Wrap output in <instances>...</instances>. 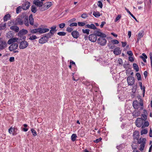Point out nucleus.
Masks as SVG:
<instances>
[{
    "label": "nucleus",
    "instance_id": "obj_1",
    "mask_svg": "<svg viewBox=\"0 0 152 152\" xmlns=\"http://www.w3.org/2000/svg\"><path fill=\"white\" fill-rule=\"evenodd\" d=\"M49 29L48 28H37L31 30L30 32L31 34H34L39 32L40 34H42L49 31Z\"/></svg>",
    "mask_w": 152,
    "mask_h": 152
},
{
    "label": "nucleus",
    "instance_id": "obj_2",
    "mask_svg": "<svg viewBox=\"0 0 152 152\" xmlns=\"http://www.w3.org/2000/svg\"><path fill=\"white\" fill-rule=\"evenodd\" d=\"M52 5L51 2H48L45 3L43 5L42 7L39 8V10L42 11H43L48 9Z\"/></svg>",
    "mask_w": 152,
    "mask_h": 152
},
{
    "label": "nucleus",
    "instance_id": "obj_3",
    "mask_svg": "<svg viewBox=\"0 0 152 152\" xmlns=\"http://www.w3.org/2000/svg\"><path fill=\"white\" fill-rule=\"evenodd\" d=\"M24 18L22 16H19L17 17L15 21V25L19 24L20 25H23Z\"/></svg>",
    "mask_w": 152,
    "mask_h": 152
},
{
    "label": "nucleus",
    "instance_id": "obj_4",
    "mask_svg": "<svg viewBox=\"0 0 152 152\" xmlns=\"http://www.w3.org/2000/svg\"><path fill=\"white\" fill-rule=\"evenodd\" d=\"M144 122L142 118H138L135 121L136 125L137 127H140L142 126Z\"/></svg>",
    "mask_w": 152,
    "mask_h": 152
},
{
    "label": "nucleus",
    "instance_id": "obj_5",
    "mask_svg": "<svg viewBox=\"0 0 152 152\" xmlns=\"http://www.w3.org/2000/svg\"><path fill=\"white\" fill-rule=\"evenodd\" d=\"M105 37H99L97 39V42L99 44L102 46H104L106 45L107 40L105 38Z\"/></svg>",
    "mask_w": 152,
    "mask_h": 152
},
{
    "label": "nucleus",
    "instance_id": "obj_6",
    "mask_svg": "<svg viewBox=\"0 0 152 152\" xmlns=\"http://www.w3.org/2000/svg\"><path fill=\"white\" fill-rule=\"evenodd\" d=\"M28 43L25 41H23L20 42L19 48L20 49H24L26 48L28 45Z\"/></svg>",
    "mask_w": 152,
    "mask_h": 152
},
{
    "label": "nucleus",
    "instance_id": "obj_7",
    "mask_svg": "<svg viewBox=\"0 0 152 152\" xmlns=\"http://www.w3.org/2000/svg\"><path fill=\"white\" fill-rule=\"evenodd\" d=\"M127 80L129 85L132 86L134 83L135 79L133 77L129 76L127 77Z\"/></svg>",
    "mask_w": 152,
    "mask_h": 152
},
{
    "label": "nucleus",
    "instance_id": "obj_8",
    "mask_svg": "<svg viewBox=\"0 0 152 152\" xmlns=\"http://www.w3.org/2000/svg\"><path fill=\"white\" fill-rule=\"evenodd\" d=\"M88 39L91 42H95L97 39V37L95 34H91L89 35Z\"/></svg>",
    "mask_w": 152,
    "mask_h": 152
},
{
    "label": "nucleus",
    "instance_id": "obj_9",
    "mask_svg": "<svg viewBox=\"0 0 152 152\" xmlns=\"http://www.w3.org/2000/svg\"><path fill=\"white\" fill-rule=\"evenodd\" d=\"M18 47V45L17 43H13L9 47V50L10 51H14Z\"/></svg>",
    "mask_w": 152,
    "mask_h": 152
},
{
    "label": "nucleus",
    "instance_id": "obj_10",
    "mask_svg": "<svg viewBox=\"0 0 152 152\" xmlns=\"http://www.w3.org/2000/svg\"><path fill=\"white\" fill-rule=\"evenodd\" d=\"M7 44L4 40H1L0 42V50H2L7 47Z\"/></svg>",
    "mask_w": 152,
    "mask_h": 152
},
{
    "label": "nucleus",
    "instance_id": "obj_11",
    "mask_svg": "<svg viewBox=\"0 0 152 152\" xmlns=\"http://www.w3.org/2000/svg\"><path fill=\"white\" fill-rule=\"evenodd\" d=\"M33 3L39 7V8L42 7L43 3L42 1H40L39 0H34Z\"/></svg>",
    "mask_w": 152,
    "mask_h": 152
},
{
    "label": "nucleus",
    "instance_id": "obj_12",
    "mask_svg": "<svg viewBox=\"0 0 152 152\" xmlns=\"http://www.w3.org/2000/svg\"><path fill=\"white\" fill-rule=\"evenodd\" d=\"M18 40L19 39L16 37H14L13 38H11L8 40L7 42V43L9 45H10L12 43L18 42Z\"/></svg>",
    "mask_w": 152,
    "mask_h": 152
},
{
    "label": "nucleus",
    "instance_id": "obj_13",
    "mask_svg": "<svg viewBox=\"0 0 152 152\" xmlns=\"http://www.w3.org/2000/svg\"><path fill=\"white\" fill-rule=\"evenodd\" d=\"M100 30L99 29L98 31H96L95 33V34L96 35V36L97 37V36H98V37H106V35L105 34L100 32L99 31Z\"/></svg>",
    "mask_w": 152,
    "mask_h": 152
},
{
    "label": "nucleus",
    "instance_id": "obj_14",
    "mask_svg": "<svg viewBox=\"0 0 152 152\" xmlns=\"http://www.w3.org/2000/svg\"><path fill=\"white\" fill-rule=\"evenodd\" d=\"M30 7V3L28 1H26L22 6V8L24 10H27Z\"/></svg>",
    "mask_w": 152,
    "mask_h": 152
},
{
    "label": "nucleus",
    "instance_id": "obj_15",
    "mask_svg": "<svg viewBox=\"0 0 152 152\" xmlns=\"http://www.w3.org/2000/svg\"><path fill=\"white\" fill-rule=\"evenodd\" d=\"M48 41V40L44 36L41 37L39 40V43L41 44H43Z\"/></svg>",
    "mask_w": 152,
    "mask_h": 152
},
{
    "label": "nucleus",
    "instance_id": "obj_16",
    "mask_svg": "<svg viewBox=\"0 0 152 152\" xmlns=\"http://www.w3.org/2000/svg\"><path fill=\"white\" fill-rule=\"evenodd\" d=\"M72 35L74 38H77L79 35V33L77 31H73L72 33Z\"/></svg>",
    "mask_w": 152,
    "mask_h": 152
},
{
    "label": "nucleus",
    "instance_id": "obj_17",
    "mask_svg": "<svg viewBox=\"0 0 152 152\" xmlns=\"http://www.w3.org/2000/svg\"><path fill=\"white\" fill-rule=\"evenodd\" d=\"M113 53L115 54L118 55L121 53V50H120V48H117L115 49Z\"/></svg>",
    "mask_w": 152,
    "mask_h": 152
},
{
    "label": "nucleus",
    "instance_id": "obj_18",
    "mask_svg": "<svg viewBox=\"0 0 152 152\" xmlns=\"http://www.w3.org/2000/svg\"><path fill=\"white\" fill-rule=\"evenodd\" d=\"M28 32V31L27 30L23 29L19 31L18 33V35H24L26 34Z\"/></svg>",
    "mask_w": 152,
    "mask_h": 152
},
{
    "label": "nucleus",
    "instance_id": "obj_19",
    "mask_svg": "<svg viewBox=\"0 0 152 152\" xmlns=\"http://www.w3.org/2000/svg\"><path fill=\"white\" fill-rule=\"evenodd\" d=\"M139 132L138 131H135L133 133L134 138L138 140L139 137Z\"/></svg>",
    "mask_w": 152,
    "mask_h": 152
},
{
    "label": "nucleus",
    "instance_id": "obj_20",
    "mask_svg": "<svg viewBox=\"0 0 152 152\" xmlns=\"http://www.w3.org/2000/svg\"><path fill=\"white\" fill-rule=\"evenodd\" d=\"M56 25L50 27V32L52 34H53L56 31Z\"/></svg>",
    "mask_w": 152,
    "mask_h": 152
},
{
    "label": "nucleus",
    "instance_id": "obj_21",
    "mask_svg": "<svg viewBox=\"0 0 152 152\" xmlns=\"http://www.w3.org/2000/svg\"><path fill=\"white\" fill-rule=\"evenodd\" d=\"M10 28L16 32H18L19 31V28L17 26H12L10 27Z\"/></svg>",
    "mask_w": 152,
    "mask_h": 152
},
{
    "label": "nucleus",
    "instance_id": "obj_22",
    "mask_svg": "<svg viewBox=\"0 0 152 152\" xmlns=\"http://www.w3.org/2000/svg\"><path fill=\"white\" fill-rule=\"evenodd\" d=\"M23 22L24 24L26 26H28L29 25L28 18V17L27 16H26L23 19Z\"/></svg>",
    "mask_w": 152,
    "mask_h": 152
},
{
    "label": "nucleus",
    "instance_id": "obj_23",
    "mask_svg": "<svg viewBox=\"0 0 152 152\" xmlns=\"http://www.w3.org/2000/svg\"><path fill=\"white\" fill-rule=\"evenodd\" d=\"M86 27L94 29H97V28L93 24H92L91 25L87 24L86 25Z\"/></svg>",
    "mask_w": 152,
    "mask_h": 152
},
{
    "label": "nucleus",
    "instance_id": "obj_24",
    "mask_svg": "<svg viewBox=\"0 0 152 152\" xmlns=\"http://www.w3.org/2000/svg\"><path fill=\"white\" fill-rule=\"evenodd\" d=\"M142 55V56H140V58L142 59L144 62H146V59H147V56L144 53H143Z\"/></svg>",
    "mask_w": 152,
    "mask_h": 152
},
{
    "label": "nucleus",
    "instance_id": "obj_25",
    "mask_svg": "<svg viewBox=\"0 0 152 152\" xmlns=\"http://www.w3.org/2000/svg\"><path fill=\"white\" fill-rule=\"evenodd\" d=\"M133 106L135 109H137L138 108V103L137 101H134L133 102Z\"/></svg>",
    "mask_w": 152,
    "mask_h": 152
},
{
    "label": "nucleus",
    "instance_id": "obj_26",
    "mask_svg": "<svg viewBox=\"0 0 152 152\" xmlns=\"http://www.w3.org/2000/svg\"><path fill=\"white\" fill-rule=\"evenodd\" d=\"M29 20L30 24L31 25H33L34 24V19L33 18L32 15V14H31L30 15Z\"/></svg>",
    "mask_w": 152,
    "mask_h": 152
},
{
    "label": "nucleus",
    "instance_id": "obj_27",
    "mask_svg": "<svg viewBox=\"0 0 152 152\" xmlns=\"http://www.w3.org/2000/svg\"><path fill=\"white\" fill-rule=\"evenodd\" d=\"M137 142L139 144L145 143V142L146 140L145 138H140V139L138 140Z\"/></svg>",
    "mask_w": 152,
    "mask_h": 152
},
{
    "label": "nucleus",
    "instance_id": "obj_28",
    "mask_svg": "<svg viewBox=\"0 0 152 152\" xmlns=\"http://www.w3.org/2000/svg\"><path fill=\"white\" fill-rule=\"evenodd\" d=\"M144 34V33L143 31H142L140 32L138 34V40H140V39L143 36Z\"/></svg>",
    "mask_w": 152,
    "mask_h": 152
},
{
    "label": "nucleus",
    "instance_id": "obj_29",
    "mask_svg": "<svg viewBox=\"0 0 152 152\" xmlns=\"http://www.w3.org/2000/svg\"><path fill=\"white\" fill-rule=\"evenodd\" d=\"M93 15L96 18H98L100 16L99 12L97 11H94Z\"/></svg>",
    "mask_w": 152,
    "mask_h": 152
},
{
    "label": "nucleus",
    "instance_id": "obj_30",
    "mask_svg": "<svg viewBox=\"0 0 152 152\" xmlns=\"http://www.w3.org/2000/svg\"><path fill=\"white\" fill-rule=\"evenodd\" d=\"M10 14H8L5 15L4 18V21H7L10 19Z\"/></svg>",
    "mask_w": 152,
    "mask_h": 152
},
{
    "label": "nucleus",
    "instance_id": "obj_31",
    "mask_svg": "<svg viewBox=\"0 0 152 152\" xmlns=\"http://www.w3.org/2000/svg\"><path fill=\"white\" fill-rule=\"evenodd\" d=\"M6 28V23H1L0 24V30L4 29Z\"/></svg>",
    "mask_w": 152,
    "mask_h": 152
},
{
    "label": "nucleus",
    "instance_id": "obj_32",
    "mask_svg": "<svg viewBox=\"0 0 152 152\" xmlns=\"http://www.w3.org/2000/svg\"><path fill=\"white\" fill-rule=\"evenodd\" d=\"M139 84L140 86V89L141 90L143 89V96H144V94L145 92V88L144 86L143 88L142 83L141 82H139Z\"/></svg>",
    "mask_w": 152,
    "mask_h": 152
},
{
    "label": "nucleus",
    "instance_id": "obj_33",
    "mask_svg": "<svg viewBox=\"0 0 152 152\" xmlns=\"http://www.w3.org/2000/svg\"><path fill=\"white\" fill-rule=\"evenodd\" d=\"M53 35V34H52L50 33V32L48 34H45V36H44L46 37V39L48 40L49 38L51 37Z\"/></svg>",
    "mask_w": 152,
    "mask_h": 152
},
{
    "label": "nucleus",
    "instance_id": "obj_34",
    "mask_svg": "<svg viewBox=\"0 0 152 152\" xmlns=\"http://www.w3.org/2000/svg\"><path fill=\"white\" fill-rule=\"evenodd\" d=\"M77 136L76 135V134H73L71 137V138L72 140L73 141H74L76 140V138L77 137Z\"/></svg>",
    "mask_w": 152,
    "mask_h": 152
},
{
    "label": "nucleus",
    "instance_id": "obj_35",
    "mask_svg": "<svg viewBox=\"0 0 152 152\" xmlns=\"http://www.w3.org/2000/svg\"><path fill=\"white\" fill-rule=\"evenodd\" d=\"M133 66L134 69L135 70L136 72H137L139 71L138 67L136 64H133Z\"/></svg>",
    "mask_w": 152,
    "mask_h": 152
},
{
    "label": "nucleus",
    "instance_id": "obj_36",
    "mask_svg": "<svg viewBox=\"0 0 152 152\" xmlns=\"http://www.w3.org/2000/svg\"><path fill=\"white\" fill-rule=\"evenodd\" d=\"M143 123L144 124H143V125L142 126V128H144L145 127H147L149 125V123L147 121H145Z\"/></svg>",
    "mask_w": 152,
    "mask_h": 152
},
{
    "label": "nucleus",
    "instance_id": "obj_37",
    "mask_svg": "<svg viewBox=\"0 0 152 152\" xmlns=\"http://www.w3.org/2000/svg\"><path fill=\"white\" fill-rule=\"evenodd\" d=\"M20 36V38L19 39V40H22L23 41H25L26 39V36L23 35H18Z\"/></svg>",
    "mask_w": 152,
    "mask_h": 152
},
{
    "label": "nucleus",
    "instance_id": "obj_38",
    "mask_svg": "<svg viewBox=\"0 0 152 152\" xmlns=\"http://www.w3.org/2000/svg\"><path fill=\"white\" fill-rule=\"evenodd\" d=\"M90 30L89 29H82V31L83 33L86 34H89Z\"/></svg>",
    "mask_w": 152,
    "mask_h": 152
},
{
    "label": "nucleus",
    "instance_id": "obj_39",
    "mask_svg": "<svg viewBox=\"0 0 152 152\" xmlns=\"http://www.w3.org/2000/svg\"><path fill=\"white\" fill-rule=\"evenodd\" d=\"M12 36V35L11 31H9L6 34V37L8 38H11Z\"/></svg>",
    "mask_w": 152,
    "mask_h": 152
},
{
    "label": "nucleus",
    "instance_id": "obj_40",
    "mask_svg": "<svg viewBox=\"0 0 152 152\" xmlns=\"http://www.w3.org/2000/svg\"><path fill=\"white\" fill-rule=\"evenodd\" d=\"M148 132L147 130L145 129L142 130L141 132V134L143 135V134H147Z\"/></svg>",
    "mask_w": 152,
    "mask_h": 152
},
{
    "label": "nucleus",
    "instance_id": "obj_41",
    "mask_svg": "<svg viewBox=\"0 0 152 152\" xmlns=\"http://www.w3.org/2000/svg\"><path fill=\"white\" fill-rule=\"evenodd\" d=\"M57 34L60 36H64L66 34V33L62 31L59 32L57 33Z\"/></svg>",
    "mask_w": 152,
    "mask_h": 152
},
{
    "label": "nucleus",
    "instance_id": "obj_42",
    "mask_svg": "<svg viewBox=\"0 0 152 152\" xmlns=\"http://www.w3.org/2000/svg\"><path fill=\"white\" fill-rule=\"evenodd\" d=\"M145 143H141L140 145V148H139V150L140 151H142L144 150L145 147Z\"/></svg>",
    "mask_w": 152,
    "mask_h": 152
},
{
    "label": "nucleus",
    "instance_id": "obj_43",
    "mask_svg": "<svg viewBox=\"0 0 152 152\" xmlns=\"http://www.w3.org/2000/svg\"><path fill=\"white\" fill-rule=\"evenodd\" d=\"M139 99H140V104L142 107L141 109H142V107L143 106V100L140 97H139Z\"/></svg>",
    "mask_w": 152,
    "mask_h": 152
},
{
    "label": "nucleus",
    "instance_id": "obj_44",
    "mask_svg": "<svg viewBox=\"0 0 152 152\" xmlns=\"http://www.w3.org/2000/svg\"><path fill=\"white\" fill-rule=\"evenodd\" d=\"M31 11L32 12H34V13H36L37 12L36 7L34 6H32Z\"/></svg>",
    "mask_w": 152,
    "mask_h": 152
},
{
    "label": "nucleus",
    "instance_id": "obj_45",
    "mask_svg": "<svg viewBox=\"0 0 152 152\" xmlns=\"http://www.w3.org/2000/svg\"><path fill=\"white\" fill-rule=\"evenodd\" d=\"M21 11V7L20 6H19L18 7L17 9H16V13L17 14H18Z\"/></svg>",
    "mask_w": 152,
    "mask_h": 152
},
{
    "label": "nucleus",
    "instance_id": "obj_46",
    "mask_svg": "<svg viewBox=\"0 0 152 152\" xmlns=\"http://www.w3.org/2000/svg\"><path fill=\"white\" fill-rule=\"evenodd\" d=\"M37 38V37L35 35H32L29 38V39L32 40Z\"/></svg>",
    "mask_w": 152,
    "mask_h": 152
},
{
    "label": "nucleus",
    "instance_id": "obj_47",
    "mask_svg": "<svg viewBox=\"0 0 152 152\" xmlns=\"http://www.w3.org/2000/svg\"><path fill=\"white\" fill-rule=\"evenodd\" d=\"M136 76L137 77V80H141V77L140 74L139 73H137L136 74Z\"/></svg>",
    "mask_w": 152,
    "mask_h": 152
},
{
    "label": "nucleus",
    "instance_id": "obj_48",
    "mask_svg": "<svg viewBox=\"0 0 152 152\" xmlns=\"http://www.w3.org/2000/svg\"><path fill=\"white\" fill-rule=\"evenodd\" d=\"M142 120L145 121L147 118V115L145 114H142Z\"/></svg>",
    "mask_w": 152,
    "mask_h": 152
},
{
    "label": "nucleus",
    "instance_id": "obj_49",
    "mask_svg": "<svg viewBox=\"0 0 152 152\" xmlns=\"http://www.w3.org/2000/svg\"><path fill=\"white\" fill-rule=\"evenodd\" d=\"M15 129H14L13 128H12V127H11L9 129V132L10 134H12L13 133V131H15Z\"/></svg>",
    "mask_w": 152,
    "mask_h": 152
},
{
    "label": "nucleus",
    "instance_id": "obj_50",
    "mask_svg": "<svg viewBox=\"0 0 152 152\" xmlns=\"http://www.w3.org/2000/svg\"><path fill=\"white\" fill-rule=\"evenodd\" d=\"M31 131L34 136H35L37 135V134L36 131L33 129H31Z\"/></svg>",
    "mask_w": 152,
    "mask_h": 152
},
{
    "label": "nucleus",
    "instance_id": "obj_51",
    "mask_svg": "<svg viewBox=\"0 0 152 152\" xmlns=\"http://www.w3.org/2000/svg\"><path fill=\"white\" fill-rule=\"evenodd\" d=\"M112 42L114 44H118L119 43V41L116 39H113L112 40Z\"/></svg>",
    "mask_w": 152,
    "mask_h": 152
},
{
    "label": "nucleus",
    "instance_id": "obj_52",
    "mask_svg": "<svg viewBox=\"0 0 152 152\" xmlns=\"http://www.w3.org/2000/svg\"><path fill=\"white\" fill-rule=\"evenodd\" d=\"M59 26L60 28H62L65 26V24L64 23H62L59 24Z\"/></svg>",
    "mask_w": 152,
    "mask_h": 152
},
{
    "label": "nucleus",
    "instance_id": "obj_53",
    "mask_svg": "<svg viewBox=\"0 0 152 152\" xmlns=\"http://www.w3.org/2000/svg\"><path fill=\"white\" fill-rule=\"evenodd\" d=\"M81 17L83 18H85L88 17V15L86 13H84L82 15Z\"/></svg>",
    "mask_w": 152,
    "mask_h": 152
},
{
    "label": "nucleus",
    "instance_id": "obj_54",
    "mask_svg": "<svg viewBox=\"0 0 152 152\" xmlns=\"http://www.w3.org/2000/svg\"><path fill=\"white\" fill-rule=\"evenodd\" d=\"M133 115L134 117L136 118L138 116V113L137 112H133Z\"/></svg>",
    "mask_w": 152,
    "mask_h": 152
},
{
    "label": "nucleus",
    "instance_id": "obj_55",
    "mask_svg": "<svg viewBox=\"0 0 152 152\" xmlns=\"http://www.w3.org/2000/svg\"><path fill=\"white\" fill-rule=\"evenodd\" d=\"M78 24L79 26H83L85 25V23L83 22H78Z\"/></svg>",
    "mask_w": 152,
    "mask_h": 152
},
{
    "label": "nucleus",
    "instance_id": "obj_56",
    "mask_svg": "<svg viewBox=\"0 0 152 152\" xmlns=\"http://www.w3.org/2000/svg\"><path fill=\"white\" fill-rule=\"evenodd\" d=\"M77 26V23H72L70 24L69 25V26L70 27H72V26Z\"/></svg>",
    "mask_w": 152,
    "mask_h": 152
},
{
    "label": "nucleus",
    "instance_id": "obj_57",
    "mask_svg": "<svg viewBox=\"0 0 152 152\" xmlns=\"http://www.w3.org/2000/svg\"><path fill=\"white\" fill-rule=\"evenodd\" d=\"M98 6L99 7H100L101 8H102V6H103L102 2L100 1H98Z\"/></svg>",
    "mask_w": 152,
    "mask_h": 152
},
{
    "label": "nucleus",
    "instance_id": "obj_58",
    "mask_svg": "<svg viewBox=\"0 0 152 152\" xmlns=\"http://www.w3.org/2000/svg\"><path fill=\"white\" fill-rule=\"evenodd\" d=\"M73 30V29L71 27H67L66 28V31L70 32Z\"/></svg>",
    "mask_w": 152,
    "mask_h": 152
},
{
    "label": "nucleus",
    "instance_id": "obj_59",
    "mask_svg": "<svg viewBox=\"0 0 152 152\" xmlns=\"http://www.w3.org/2000/svg\"><path fill=\"white\" fill-rule=\"evenodd\" d=\"M127 53L129 56H132L133 55V53L131 51H128L127 52Z\"/></svg>",
    "mask_w": 152,
    "mask_h": 152
},
{
    "label": "nucleus",
    "instance_id": "obj_60",
    "mask_svg": "<svg viewBox=\"0 0 152 152\" xmlns=\"http://www.w3.org/2000/svg\"><path fill=\"white\" fill-rule=\"evenodd\" d=\"M121 18V16L120 15H118V16L116 18L115 21L116 22L118 20H119Z\"/></svg>",
    "mask_w": 152,
    "mask_h": 152
},
{
    "label": "nucleus",
    "instance_id": "obj_61",
    "mask_svg": "<svg viewBox=\"0 0 152 152\" xmlns=\"http://www.w3.org/2000/svg\"><path fill=\"white\" fill-rule=\"evenodd\" d=\"M15 61V58L13 57H10L9 59V61L10 62H13Z\"/></svg>",
    "mask_w": 152,
    "mask_h": 152
},
{
    "label": "nucleus",
    "instance_id": "obj_62",
    "mask_svg": "<svg viewBox=\"0 0 152 152\" xmlns=\"http://www.w3.org/2000/svg\"><path fill=\"white\" fill-rule=\"evenodd\" d=\"M129 60L131 62H132L134 61V59L132 56H130L129 57Z\"/></svg>",
    "mask_w": 152,
    "mask_h": 152
},
{
    "label": "nucleus",
    "instance_id": "obj_63",
    "mask_svg": "<svg viewBox=\"0 0 152 152\" xmlns=\"http://www.w3.org/2000/svg\"><path fill=\"white\" fill-rule=\"evenodd\" d=\"M102 140L101 138H100L98 139H96V140L94 141V142H98Z\"/></svg>",
    "mask_w": 152,
    "mask_h": 152
},
{
    "label": "nucleus",
    "instance_id": "obj_64",
    "mask_svg": "<svg viewBox=\"0 0 152 152\" xmlns=\"http://www.w3.org/2000/svg\"><path fill=\"white\" fill-rule=\"evenodd\" d=\"M106 23V22L104 21H102L101 23V24L100 26L101 28H102L104 25Z\"/></svg>",
    "mask_w": 152,
    "mask_h": 152
}]
</instances>
